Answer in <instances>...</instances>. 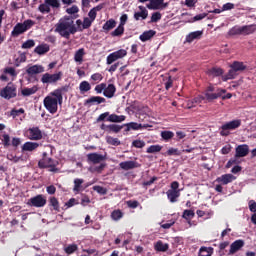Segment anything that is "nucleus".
Instances as JSON below:
<instances>
[{
  "instance_id": "obj_14",
  "label": "nucleus",
  "mask_w": 256,
  "mask_h": 256,
  "mask_svg": "<svg viewBox=\"0 0 256 256\" xmlns=\"http://www.w3.org/2000/svg\"><path fill=\"white\" fill-rule=\"evenodd\" d=\"M27 133L30 141H41V139H43V132H41L39 127L29 128Z\"/></svg>"
},
{
  "instance_id": "obj_48",
  "label": "nucleus",
  "mask_w": 256,
  "mask_h": 256,
  "mask_svg": "<svg viewBox=\"0 0 256 256\" xmlns=\"http://www.w3.org/2000/svg\"><path fill=\"white\" fill-rule=\"evenodd\" d=\"M182 217H183V219H186V221H191V219H193V217H195V211L184 210Z\"/></svg>"
},
{
  "instance_id": "obj_18",
  "label": "nucleus",
  "mask_w": 256,
  "mask_h": 256,
  "mask_svg": "<svg viewBox=\"0 0 256 256\" xmlns=\"http://www.w3.org/2000/svg\"><path fill=\"white\" fill-rule=\"evenodd\" d=\"M105 98L101 96H91L90 98L84 101L85 107H91V105H101V103H105Z\"/></svg>"
},
{
  "instance_id": "obj_20",
  "label": "nucleus",
  "mask_w": 256,
  "mask_h": 256,
  "mask_svg": "<svg viewBox=\"0 0 256 256\" xmlns=\"http://www.w3.org/2000/svg\"><path fill=\"white\" fill-rule=\"evenodd\" d=\"M247 155H249V146L247 144L236 147V159H239V157H247Z\"/></svg>"
},
{
  "instance_id": "obj_2",
  "label": "nucleus",
  "mask_w": 256,
  "mask_h": 256,
  "mask_svg": "<svg viewBox=\"0 0 256 256\" xmlns=\"http://www.w3.org/2000/svg\"><path fill=\"white\" fill-rule=\"evenodd\" d=\"M77 31V26L70 16H64L55 25V33H59L64 39H71V35H75Z\"/></svg>"
},
{
  "instance_id": "obj_15",
  "label": "nucleus",
  "mask_w": 256,
  "mask_h": 256,
  "mask_svg": "<svg viewBox=\"0 0 256 256\" xmlns=\"http://www.w3.org/2000/svg\"><path fill=\"white\" fill-rule=\"evenodd\" d=\"M107 160V155H102L99 153H89L87 155V161L88 163H93V165H97L99 163H102V161H106Z\"/></svg>"
},
{
  "instance_id": "obj_17",
  "label": "nucleus",
  "mask_w": 256,
  "mask_h": 256,
  "mask_svg": "<svg viewBox=\"0 0 256 256\" xmlns=\"http://www.w3.org/2000/svg\"><path fill=\"white\" fill-rule=\"evenodd\" d=\"M44 72H45V67L37 64L29 66L26 69V73L27 75H29V77H33L34 75H39V73H44Z\"/></svg>"
},
{
  "instance_id": "obj_50",
  "label": "nucleus",
  "mask_w": 256,
  "mask_h": 256,
  "mask_svg": "<svg viewBox=\"0 0 256 256\" xmlns=\"http://www.w3.org/2000/svg\"><path fill=\"white\" fill-rule=\"evenodd\" d=\"M91 81H94V83H101L103 81V74L97 72L91 75L90 77Z\"/></svg>"
},
{
  "instance_id": "obj_35",
  "label": "nucleus",
  "mask_w": 256,
  "mask_h": 256,
  "mask_svg": "<svg viewBox=\"0 0 256 256\" xmlns=\"http://www.w3.org/2000/svg\"><path fill=\"white\" fill-rule=\"evenodd\" d=\"M49 207H52L54 211L59 213L61 211L59 207V200L56 197L49 198Z\"/></svg>"
},
{
  "instance_id": "obj_39",
  "label": "nucleus",
  "mask_w": 256,
  "mask_h": 256,
  "mask_svg": "<svg viewBox=\"0 0 256 256\" xmlns=\"http://www.w3.org/2000/svg\"><path fill=\"white\" fill-rule=\"evenodd\" d=\"M256 31L255 25H245L242 26V35H252Z\"/></svg>"
},
{
  "instance_id": "obj_9",
  "label": "nucleus",
  "mask_w": 256,
  "mask_h": 256,
  "mask_svg": "<svg viewBox=\"0 0 256 256\" xmlns=\"http://www.w3.org/2000/svg\"><path fill=\"white\" fill-rule=\"evenodd\" d=\"M0 97L9 101L17 97V87L13 83H8L6 87L0 90Z\"/></svg>"
},
{
  "instance_id": "obj_64",
  "label": "nucleus",
  "mask_w": 256,
  "mask_h": 256,
  "mask_svg": "<svg viewBox=\"0 0 256 256\" xmlns=\"http://www.w3.org/2000/svg\"><path fill=\"white\" fill-rule=\"evenodd\" d=\"M248 205H249V209H250L251 213H256V202H255V200H250Z\"/></svg>"
},
{
  "instance_id": "obj_13",
  "label": "nucleus",
  "mask_w": 256,
  "mask_h": 256,
  "mask_svg": "<svg viewBox=\"0 0 256 256\" xmlns=\"http://www.w3.org/2000/svg\"><path fill=\"white\" fill-rule=\"evenodd\" d=\"M125 57H127V50L125 49L112 52L106 58V65H113L115 61H119V59H123Z\"/></svg>"
},
{
  "instance_id": "obj_8",
  "label": "nucleus",
  "mask_w": 256,
  "mask_h": 256,
  "mask_svg": "<svg viewBox=\"0 0 256 256\" xmlns=\"http://www.w3.org/2000/svg\"><path fill=\"white\" fill-rule=\"evenodd\" d=\"M241 127V120H232L230 122H227L221 126L220 135L222 137H228L230 135L229 131H235V129H239Z\"/></svg>"
},
{
  "instance_id": "obj_28",
  "label": "nucleus",
  "mask_w": 256,
  "mask_h": 256,
  "mask_svg": "<svg viewBox=\"0 0 256 256\" xmlns=\"http://www.w3.org/2000/svg\"><path fill=\"white\" fill-rule=\"evenodd\" d=\"M39 147H41V144L37 142H26L22 146V151H35Z\"/></svg>"
},
{
  "instance_id": "obj_16",
  "label": "nucleus",
  "mask_w": 256,
  "mask_h": 256,
  "mask_svg": "<svg viewBox=\"0 0 256 256\" xmlns=\"http://www.w3.org/2000/svg\"><path fill=\"white\" fill-rule=\"evenodd\" d=\"M100 129L106 133H119L123 129V125L118 124H101Z\"/></svg>"
},
{
  "instance_id": "obj_31",
  "label": "nucleus",
  "mask_w": 256,
  "mask_h": 256,
  "mask_svg": "<svg viewBox=\"0 0 256 256\" xmlns=\"http://www.w3.org/2000/svg\"><path fill=\"white\" fill-rule=\"evenodd\" d=\"M125 119V115L119 116L117 114H109V117L106 119V121H109L110 123H123Z\"/></svg>"
},
{
  "instance_id": "obj_24",
  "label": "nucleus",
  "mask_w": 256,
  "mask_h": 256,
  "mask_svg": "<svg viewBox=\"0 0 256 256\" xmlns=\"http://www.w3.org/2000/svg\"><path fill=\"white\" fill-rule=\"evenodd\" d=\"M124 127H126L125 131H131V129L133 131H139V129H147V127H149L148 124H139L136 122H130L128 124H124Z\"/></svg>"
},
{
  "instance_id": "obj_23",
  "label": "nucleus",
  "mask_w": 256,
  "mask_h": 256,
  "mask_svg": "<svg viewBox=\"0 0 256 256\" xmlns=\"http://www.w3.org/2000/svg\"><path fill=\"white\" fill-rule=\"evenodd\" d=\"M140 12L134 13V19L135 21H140L147 19L149 17V11H147V8L144 6H139Z\"/></svg>"
},
{
  "instance_id": "obj_11",
  "label": "nucleus",
  "mask_w": 256,
  "mask_h": 256,
  "mask_svg": "<svg viewBox=\"0 0 256 256\" xmlns=\"http://www.w3.org/2000/svg\"><path fill=\"white\" fill-rule=\"evenodd\" d=\"M51 7L52 9H59L61 3L59 0H44V3L39 5L38 11L40 13H51Z\"/></svg>"
},
{
  "instance_id": "obj_33",
  "label": "nucleus",
  "mask_w": 256,
  "mask_h": 256,
  "mask_svg": "<svg viewBox=\"0 0 256 256\" xmlns=\"http://www.w3.org/2000/svg\"><path fill=\"white\" fill-rule=\"evenodd\" d=\"M202 35H203V31L191 32L186 36V43H193L195 39H201Z\"/></svg>"
},
{
  "instance_id": "obj_42",
  "label": "nucleus",
  "mask_w": 256,
  "mask_h": 256,
  "mask_svg": "<svg viewBox=\"0 0 256 256\" xmlns=\"http://www.w3.org/2000/svg\"><path fill=\"white\" fill-rule=\"evenodd\" d=\"M80 93L91 91V84L88 81H82L79 85Z\"/></svg>"
},
{
  "instance_id": "obj_45",
  "label": "nucleus",
  "mask_w": 256,
  "mask_h": 256,
  "mask_svg": "<svg viewBox=\"0 0 256 256\" xmlns=\"http://www.w3.org/2000/svg\"><path fill=\"white\" fill-rule=\"evenodd\" d=\"M228 34L231 35V36L243 35L242 26H234V27H232L229 30Z\"/></svg>"
},
{
  "instance_id": "obj_7",
  "label": "nucleus",
  "mask_w": 256,
  "mask_h": 256,
  "mask_svg": "<svg viewBox=\"0 0 256 256\" xmlns=\"http://www.w3.org/2000/svg\"><path fill=\"white\" fill-rule=\"evenodd\" d=\"M224 93H227L226 89H217L216 92H204V96L196 97L195 102L201 103V101H205V99H207L209 102L215 101V99H219V97H223Z\"/></svg>"
},
{
  "instance_id": "obj_36",
  "label": "nucleus",
  "mask_w": 256,
  "mask_h": 256,
  "mask_svg": "<svg viewBox=\"0 0 256 256\" xmlns=\"http://www.w3.org/2000/svg\"><path fill=\"white\" fill-rule=\"evenodd\" d=\"M35 93H37V86L21 90V95H23V97H30V95H35Z\"/></svg>"
},
{
  "instance_id": "obj_47",
  "label": "nucleus",
  "mask_w": 256,
  "mask_h": 256,
  "mask_svg": "<svg viewBox=\"0 0 256 256\" xmlns=\"http://www.w3.org/2000/svg\"><path fill=\"white\" fill-rule=\"evenodd\" d=\"M85 181L81 178H76L74 179V188L73 191L79 193V191H81V185H83Z\"/></svg>"
},
{
  "instance_id": "obj_19",
  "label": "nucleus",
  "mask_w": 256,
  "mask_h": 256,
  "mask_svg": "<svg viewBox=\"0 0 256 256\" xmlns=\"http://www.w3.org/2000/svg\"><path fill=\"white\" fill-rule=\"evenodd\" d=\"M115 93H117V87H115L114 84H107L105 83V88L103 91L104 97H107V99H113L115 97Z\"/></svg>"
},
{
  "instance_id": "obj_6",
  "label": "nucleus",
  "mask_w": 256,
  "mask_h": 256,
  "mask_svg": "<svg viewBox=\"0 0 256 256\" xmlns=\"http://www.w3.org/2000/svg\"><path fill=\"white\" fill-rule=\"evenodd\" d=\"M166 195L170 203H177L179 201V197H181L179 182L173 181L170 185V189L166 192Z\"/></svg>"
},
{
  "instance_id": "obj_54",
  "label": "nucleus",
  "mask_w": 256,
  "mask_h": 256,
  "mask_svg": "<svg viewBox=\"0 0 256 256\" xmlns=\"http://www.w3.org/2000/svg\"><path fill=\"white\" fill-rule=\"evenodd\" d=\"M93 25V20L88 17H85L82 22V29H89Z\"/></svg>"
},
{
  "instance_id": "obj_32",
  "label": "nucleus",
  "mask_w": 256,
  "mask_h": 256,
  "mask_svg": "<svg viewBox=\"0 0 256 256\" xmlns=\"http://www.w3.org/2000/svg\"><path fill=\"white\" fill-rule=\"evenodd\" d=\"M223 73H225V71L219 67H212L207 71V75H209V77H221Z\"/></svg>"
},
{
  "instance_id": "obj_60",
  "label": "nucleus",
  "mask_w": 256,
  "mask_h": 256,
  "mask_svg": "<svg viewBox=\"0 0 256 256\" xmlns=\"http://www.w3.org/2000/svg\"><path fill=\"white\" fill-rule=\"evenodd\" d=\"M94 91L99 95L105 91V83H101L95 86Z\"/></svg>"
},
{
  "instance_id": "obj_52",
  "label": "nucleus",
  "mask_w": 256,
  "mask_h": 256,
  "mask_svg": "<svg viewBox=\"0 0 256 256\" xmlns=\"http://www.w3.org/2000/svg\"><path fill=\"white\" fill-rule=\"evenodd\" d=\"M35 46V40L33 39H29L27 41H25L23 44H22V48L23 49H33V47Z\"/></svg>"
},
{
  "instance_id": "obj_22",
  "label": "nucleus",
  "mask_w": 256,
  "mask_h": 256,
  "mask_svg": "<svg viewBox=\"0 0 256 256\" xmlns=\"http://www.w3.org/2000/svg\"><path fill=\"white\" fill-rule=\"evenodd\" d=\"M242 247H245V241L236 240L230 245L229 255H235L237 251H240Z\"/></svg>"
},
{
  "instance_id": "obj_55",
  "label": "nucleus",
  "mask_w": 256,
  "mask_h": 256,
  "mask_svg": "<svg viewBox=\"0 0 256 256\" xmlns=\"http://www.w3.org/2000/svg\"><path fill=\"white\" fill-rule=\"evenodd\" d=\"M166 155L168 157H171L173 155L179 157V155H181V153L179 152V149H177V148H170L167 150Z\"/></svg>"
},
{
  "instance_id": "obj_63",
  "label": "nucleus",
  "mask_w": 256,
  "mask_h": 256,
  "mask_svg": "<svg viewBox=\"0 0 256 256\" xmlns=\"http://www.w3.org/2000/svg\"><path fill=\"white\" fill-rule=\"evenodd\" d=\"M157 21H161V14L159 12H154L151 16V23H157Z\"/></svg>"
},
{
  "instance_id": "obj_5",
  "label": "nucleus",
  "mask_w": 256,
  "mask_h": 256,
  "mask_svg": "<svg viewBox=\"0 0 256 256\" xmlns=\"http://www.w3.org/2000/svg\"><path fill=\"white\" fill-rule=\"evenodd\" d=\"M245 69H247V65H245V63L239 62V61H234L230 65V70L224 76V81H229V79H235V77H237V73H239L241 71H245Z\"/></svg>"
},
{
  "instance_id": "obj_40",
  "label": "nucleus",
  "mask_w": 256,
  "mask_h": 256,
  "mask_svg": "<svg viewBox=\"0 0 256 256\" xmlns=\"http://www.w3.org/2000/svg\"><path fill=\"white\" fill-rule=\"evenodd\" d=\"M110 217L113 221H119L123 219V211H121V209H116L111 213Z\"/></svg>"
},
{
  "instance_id": "obj_43",
  "label": "nucleus",
  "mask_w": 256,
  "mask_h": 256,
  "mask_svg": "<svg viewBox=\"0 0 256 256\" xmlns=\"http://www.w3.org/2000/svg\"><path fill=\"white\" fill-rule=\"evenodd\" d=\"M125 33V26H121V24H119V26L111 32V36L112 37H121V35H123Z\"/></svg>"
},
{
  "instance_id": "obj_53",
  "label": "nucleus",
  "mask_w": 256,
  "mask_h": 256,
  "mask_svg": "<svg viewBox=\"0 0 256 256\" xmlns=\"http://www.w3.org/2000/svg\"><path fill=\"white\" fill-rule=\"evenodd\" d=\"M23 113H25V109L20 108V109H12L10 112L11 117H13V119H15V117H19V115H23Z\"/></svg>"
},
{
  "instance_id": "obj_30",
  "label": "nucleus",
  "mask_w": 256,
  "mask_h": 256,
  "mask_svg": "<svg viewBox=\"0 0 256 256\" xmlns=\"http://www.w3.org/2000/svg\"><path fill=\"white\" fill-rule=\"evenodd\" d=\"M154 249L160 253H165L166 251H169V244L163 243V241L159 240L155 243Z\"/></svg>"
},
{
  "instance_id": "obj_57",
  "label": "nucleus",
  "mask_w": 256,
  "mask_h": 256,
  "mask_svg": "<svg viewBox=\"0 0 256 256\" xmlns=\"http://www.w3.org/2000/svg\"><path fill=\"white\" fill-rule=\"evenodd\" d=\"M109 119V112H104L98 116L96 119V123H101V121H107Z\"/></svg>"
},
{
  "instance_id": "obj_27",
  "label": "nucleus",
  "mask_w": 256,
  "mask_h": 256,
  "mask_svg": "<svg viewBox=\"0 0 256 256\" xmlns=\"http://www.w3.org/2000/svg\"><path fill=\"white\" fill-rule=\"evenodd\" d=\"M115 27H117V21L111 18L104 23V25L102 26V29L103 31H105V33H109V31H111L112 29H115Z\"/></svg>"
},
{
  "instance_id": "obj_34",
  "label": "nucleus",
  "mask_w": 256,
  "mask_h": 256,
  "mask_svg": "<svg viewBox=\"0 0 256 256\" xmlns=\"http://www.w3.org/2000/svg\"><path fill=\"white\" fill-rule=\"evenodd\" d=\"M85 57V48L78 49L74 54L75 63H83V58Z\"/></svg>"
},
{
  "instance_id": "obj_29",
  "label": "nucleus",
  "mask_w": 256,
  "mask_h": 256,
  "mask_svg": "<svg viewBox=\"0 0 256 256\" xmlns=\"http://www.w3.org/2000/svg\"><path fill=\"white\" fill-rule=\"evenodd\" d=\"M119 165H120V168L123 169L124 171L137 169V162L135 161H124V162H121Z\"/></svg>"
},
{
  "instance_id": "obj_49",
  "label": "nucleus",
  "mask_w": 256,
  "mask_h": 256,
  "mask_svg": "<svg viewBox=\"0 0 256 256\" xmlns=\"http://www.w3.org/2000/svg\"><path fill=\"white\" fill-rule=\"evenodd\" d=\"M163 147L159 144L157 145H151L150 147L147 148L146 153H159Z\"/></svg>"
},
{
  "instance_id": "obj_26",
  "label": "nucleus",
  "mask_w": 256,
  "mask_h": 256,
  "mask_svg": "<svg viewBox=\"0 0 256 256\" xmlns=\"http://www.w3.org/2000/svg\"><path fill=\"white\" fill-rule=\"evenodd\" d=\"M50 50L49 44H40L34 49V53H36V55H45L49 53Z\"/></svg>"
},
{
  "instance_id": "obj_41",
  "label": "nucleus",
  "mask_w": 256,
  "mask_h": 256,
  "mask_svg": "<svg viewBox=\"0 0 256 256\" xmlns=\"http://www.w3.org/2000/svg\"><path fill=\"white\" fill-rule=\"evenodd\" d=\"M160 136L164 141H170V139L175 137V133H173V131L164 130L161 132Z\"/></svg>"
},
{
  "instance_id": "obj_51",
  "label": "nucleus",
  "mask_w": 256,
  "mask_h": 256,
  "mask_svg": "<svg viewBox=\"0 0 256 256\" xmlns=\"http://www.w3.org/2000/svg\"><path fill=\"white\" fill-rule=\"evenodd\" d=\"M165 0H151V6H148V9H159L163 5Z\"/></svg>"
},
{
  "instance_id": "obj_46",
  "label": "nucleus",
  "mask_w": 256,
  "mask_h": 256,
  "mask_svg": "<svg viewBox=\"0 0 256 256\" xmlns=\"http://www.w3.org/2000/svg\"><path fill=\"white\" fill-rule=\"evenodd\" d=\"M106 142L108 145H114L115 147H119L121 145V141H119V138H114L112 136L106 137Z\"/></svg>"
},
{
  "instance_id": "obj_37",
  "label": "nucleus",
  "mask_w": 256,
  "mask_h": 256,
  "mask_svg": "<svg viewBox=\"0 0 256 256\" xmlns=\"http://www.w3.org/2000/svg\"><path fill=\"white\" fill-rule=\"evenodd\" d=\"M0 141H2L3 147H11V136H9V134H2L0 136Z\"/></svg>"
},
{
  "instance_id": "obj_25",
  "label": "nucleus",
  "mask_w": 256,
  "mask_h": 256,
  "mask_svg": "<svg viewBox=\"0 0 256 256\" xmlns=\"http://www.w3.org/2000/svg\"><path fill=\"white\" fill-rule=\"evenodd\" d=\"M155 35H157V32L155 30H148L143 32L139 39L140 41H142V43H145L147 41H150V39H153V37H155Z\"/></svg>"
},
{
  "instance_id": "obj_21",
  "label": "nucleus",
  "mask_w": 256,
  "mask_h": 256,
  "mask_svg": "<svg viewBox=\"0 0 256 256\" xmlns=\"http://www.w3.org/2000/svg\"><path fill=\"white\" fill-rule=\"evenodd\" d=\"M237 177L233 176V174H223L222 176L216 179L217 183H221L222 185H229V183H233Z\"/></svg>"
},
{
  "instance_id": "obj_58",
  "label": "nucleus",
  "mask_w": 256,
  "mask_h": 256,
  "mask_svg": "<svg viewBox=\"0 0 256 256\" xmlns=\"http://www.w3.org/2000/svg\"><path fill=\"white\" fill-rule=\"evenodd\" d=\"M4 73L11 75V77H17V72L15 71V68H13V67L5 68Z\"/></svg>"
},
{
  "instance_id": "obj_3",
  "label": "nucleus",
  "mask_w": 256,
  "mask_h": 256,
  "mask_svg": "<svg viewBox=\"0 0 256 256\" xmlns=\"http://www.w3.org/2000/svg\"><path fill=\"white\" fill-rule=\"evenodd\" d=\"M58 165L59 161L49 157H42V159L38 161L39 169H49L51 173H57L59 171Z\"/></svg>"
},
{
  "instance_id": "obj_10",
  "label": "nucleus",
  "mask_w": 256,
  "mask_h": 256,
  "mask_svg": "<svg viewBox=\"0 0 256 256\" xmlns=\"http://www.w3.org/2000/svg\"><path fill=\"white\" fill-rule=\"evenodd\" d=\"M61 79H63V72L61 71L54 74L45 73L41 77V83L55 85V83H58Z\"/></svg>"
},
{
  "instance_id": "obj_59",
  "label": "nucleus",
  "mask_w": 256,
  "mask_h": 256,
  "mask_svg": "<svg viewBox=\"0 0 256 256\" xmlns=\"http://www.w3.org/2000/svg\"><path fill=\"white\" fill-rule=\"evenodd\" d=\"M10 145H12L14 147V149H17V147H19V145H21V138L13 137L12 141L10 142Z\"/></svg>"
},
{
  "instance_id": "obj_56",
  "label": "nucleus",
  "mask_w": 256,
  "mask_h": 256,
  "mask_svg": "<svg viewBox=\"0 0 256 256\" xmlns=\"http://www.w3.org/2000/svg\"><path fill=\"white\" fill-rule=\"evenodd\" d=\"M132 146L135 147L136 149H143V147H145V141H143V140H134L132 142Z\"/></svg>"
},
{
  "instance_id": "obj_1",
  "label": "nucleus",
  "mask_w": 256,
  "mask_h": 256,
  "mask_svg": "<svg viewBox=\"0 0 256 256\" xmlns=\"http://www.w3.org/2000/svg\"><path fill=\"white\" fill-rule=\"evenodd\" d=\"M69 93V85L61 86L44 98V107L51 115H55L59 109V105H63V95Z\"/></svg>"
},
{
  "instance_id": "obj_12",
  "label": "nucleus",
  "mask_w": 256,
  "mask_h": 256,
  "mask_svg": "<svg viewBox=\"0 0 256 256\" xmlns=\"http://www.w3.org/2000/svg\"><path fill=\"white\" fill-rule=\"evenodd\" d=\"M27 205L29 207H36V208L45 207V205H47V197H45L43 194H38L30 198L27 202Z\"/></svg>"
},
{
  "instance_id": "obj_38",
  "label": "nucleus",
  "mask_w": 256,
  "mask_h": 256,
  "mask_svg": "<svg viewBox=\"0 0 256 256\" xmlns=\"http://www.w3.org/2000/svg\"><path fill=\"white\" fill-rule=\"evenodd\" d=\"M213 255V247L202 246L199 250V256H211Z\"/></svg>"
},
{
  "instance_id": "obj_4",
  "label": "nucleus",
  "mask_w": 256,
  "mask_h": 256,
  "mask_svg": "<svg viewBox=\"0 0 256 256\" xmlns=\"http://www.w3.org/2000/svg\"><path fill=\"white\" fill-rule=\"evenodd\" d=\"M33 25H35V21L31 19L25 20L23 23H17L11 32V37H19V35H23V33L29 31Z\"/></svg>"
},
{
  "instance_id": "obj_44",
  "label": "nucleus",
  "mask_w": 256,
  "mask_h": 256,
  "mask_svg": "<svg viewBox=\"0 0 256 256\" xmlns=\"http://www.w3.org/2000/svg\"><path fill=\"white\" fill-rule=\"evenodd\" d=\"M79 249V246L77 244H70L64 248V251L67 255H73L75 251Z\"/></svg>"
},
{
  "instance_id": "obj_62",
  "label": "nucleus",
  "mask_w": 256,
  "mask_h": 256,
  "mask_svg": "<svg viewBox=\"0 0 256 256\" xmlns=\"http://www.w3.org/2000/svg\"><path fill=\"white\" fill-rule=\"evenodd\" d=\"M78 11L79 7H77V5H73L72 7L66 9V13H68V15H75V13Z\"/></svg>"
},
{
  "instance_id": "obj_61",
  "label": "nucleus",
  "mask_w": 256,
  "mask_h": 256,
  "mask_svg": "<svg viewBox=\"0 0 256 256\" xmlns=\"http://www.w3.org/2000/svg\"><path fill=\"white\" fill-rule=\"evenodd\" d=\"M127 206L130 209H137V207H139V201H137V200H129V201H127Z\"/></svg>"
}]
</instances>
